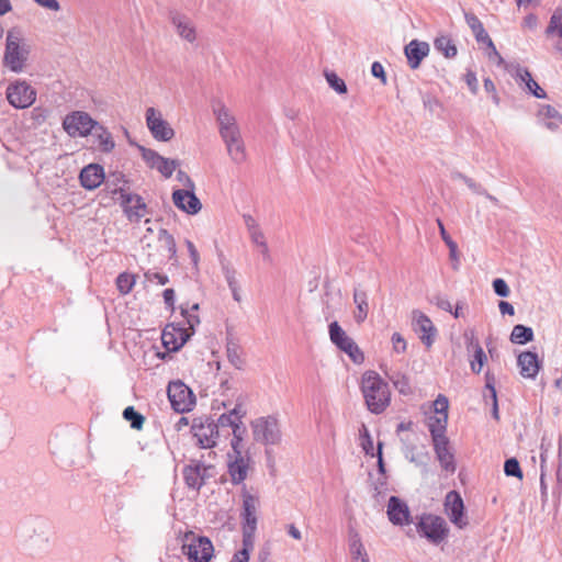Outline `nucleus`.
<instances>
[{"instance_id":"obj_40","label":"nucleus","mask_w":562,"mask_h":562,"mask_svg":"<svg viewBox=\"0 0 562 562\" xmlns=\"http://www.w3.org/2000/svg\"><path fill=\"white\" fill-rule=\"evenodd\" d=\"M389 379L393 383L394 387L403 395H408L412 393V387L409 384V379L401 373V372H394L393 374L389 375Z\"/></svg>"},{"instance_id":"obj_4","label":"nucleus","mask_w":562,"mask_h":562,"mask_svg":"<svg viewBox=\"0 0 562 562\" xmlns=\"http://www.w3.org/2000/svg\"><path fill=\"white\" fill-rule=\"evenodd\" d=\"M191 431L199 447L203 449L214 448L221 438V430L217 429L215 419L206 415L193 419Z\"/></svg>"},{"instance_id":"obj_24","label":"nucleus","mask_w":562,"mask_h":562,"mask_svg":"<svg viewBox=\"0 0 562 562\" xmlns=\"http://www.w3.org/2000/svg\"><path fill=\"white\" fill-rule=\"evenodd\" d=\"M81 186L87 190L97 189L104 180L103 167L98 164L86 166L79 175Z\"/></svg>"},{"instance_id":"obj_42","label":"nucleus","mask_w":562,"mask_h":562,"mask_svg":"<svg viewBox=\"0 0 562 562\" xmlns=\"http://www.w3.org/2000/svg\"><path fill=\"white\" fill-rule=\"evenodd\" d=\"M255 537L250 536L248 544L247 535H243V549L236 552L231 562H249V553L254 549Z\"/></svg>"},{"instance_id":"obj_43","label":"nucleus","mask_w":562,"mask_h":562,"mask_svg":"<svg viewBox=\"0 0 562 562\" xmlns=\"http://www.w3.org/2000/svg\"><path fill=\"white\" fill-rule=\"evenodd\" d=\"M135 285V277L131 273L123 272L116 278V286L121 294H128Z\"/></svg>"},{"instance_id":"obj_53","label":"nucleus","mask_w":562,"mask_h":562,"mask_svg":"<svg viewBox=\"0 0 562 562\" xmlns=\"http://www.w3.org/2000/svg\"><path fill=\"white\" fill-rule=\"evenodd\" d=\"M493 290L496 295L501 297H507L510 294V289L506 281L502 278H497L492 283Z\"/></svg>"},{"instance_id":"obj_41","label":"nucleus","mask_w":562,"mask_h":562,"mask_svg":"<svg viewBox=\"0 0 562 562\" xmlns=\"http://www.w3.org/2000/svg\"><path fill=\"white\" fill-rule=\"evenodd\" d=\"M190 335H191L190 333H187V329H181L180 330V341L177 342V341H173L172 334L167 331V329H165L161 338H162L164 345L167 348L172 349V350H178L180 347H182L186 344V341L189 339Z\"/></svg>"},{"instance_id":"obj_56","label":"nucleus","mask_w":562,"mask_h":562,"mask_svg":"<svg viewBox=\"0 0 562 562\" xmlns=\"http://www.w3.org/2000/svg\"><path fill=\"white\" fill-rule=\"evenodd\" d=\"M391 340H392L393 349L395 352H397V353L405 352L407 345H406L405 339L403 338V336L400 333H394L392 335Z\"/></svg>"},{"instance_id":"obj_11","label":"nucleus","mask_w":562,"mask_h":562,"mask_svg":"<svg viewBox=\"0 0 562 562\" xmlns=\"http://www.w3.org/2000/svg\"><path fill=\"white\" fill-rule=\"evenodd\" d=\"M171 407L177 413L190 412L195 405V396L191 389L181 381H172L167 389Z\"/></svg>"},{"instance_id":"obj_51","label":"nucleus","mask_w":562,"mask_h":562,"mask_svg":"<svg viewBox=\"0 0 562 562\" xmlns=\"http://www.w3.org/2000/svg\"><path fill=\"white\" fill-rule=\"evenodd\" d=\"M227 358L229 362L237 369H240L244 364V360L239 355L238 347L235 345L227 346Z\"/></svg>"},{"instance_id":"obj_7","label":"nucleus","mask_w":562,"mask_h":562,"mask_svg":"<svg viewBox=\"0 0 562 562\" xmlns=\"http://www.w3.org/2000/svg\"><path fill=\"white\" fill-rule=\"evenodd\" d=\"M5 98L13 108L26 109L35 102L36 91L25 80L16 79L7 87Z\"/></svg>"},{"instance_id":"obj_29","label":"nucleus","mask_w":562,"mask_h":562,"mask_svg":"<svg viewBox=\"0 0 562 562\" xmlns=\"http://www.w3.org/2000/svg\"><path fill=\"white\" fill-rule=\"evenodd\" d=\"M434 450L436 457L441 465V468L447 472L456 471L454 456L449 450V440L441 439L438 441H432Z\"/></svg>"},{"instance_id":"obj_49","label":"nucleus","mask_w":562,"mask_h":562,"mask_svg":"<svg viewBox=\"0 0 562 562\" xmlns=\"http://www.w3.org/2000/svg\"><path fill=\"white\" fill-rule=\"evenodd\" d=\"M231 432L234 436V438L231 442L232 448H233L235 454H239V451H240L239 447L243 441V435L245 432V428L241 427V422L236 423L235 426H233V428L231 429Z\"/></svg>"},{"instance_id":"obj_8","label":"nucleus","mask_w":562,"mask_h":562,"mask_svg":"<svg viewBox=\"0 0 562 562\" xmlns=\"http://www.w3.org/2000/svg\"><path fill=\"white\" fill-rule=\"evenodd\" d=\"M435 416H430L428 419V429L431 435L432 441L441 439H448L446 436L447 424H448V398L445 395L439 394L432 403Z\"/></svg>"},{"instance_id":"obj_45","label":"nucleus","mask_w":562,"mask_h":562,"mask_svg":"<svg viewBox=\"0 0 562 562\" xmlns=\"http://www.w3.org/2000/svg\"><path fill=\"white\" fill-rule=\"evenodd\" d=\"M562 33V12L555 11L549 21L546 30L548 37H553L555 34Z\"/></svg>"},{"instance_id":"obj_46","label":"nucleus","mask_w":562,"mask_h":562,"mask_svg":"<svg viewBox=\"0 0 562 562\" xmlns=\"http://www.w3.org/2000/svg\"><path fill=\"white\" fill-rule=\"evenodd\" d=\"M486 360L487 357L483 348L477 347V349L473 352V358L470 360L471 370L474 373H480Z\"/></svg>"},{"instance_id":"obj_39","label":"nucleus","mask_w":562,"mask_h":562,"mask_svg":"<svg viewBox=\"0 0 562 562\" xmlns=\"http://www.w3.org/2000/svg\"><path fill=\"white\" fill-rule=\"evenodd\" d=\"M539 115L550 120L546 123V126L549 130H557L559 124L562 122V116L555 110V108L551 105H543L539 111Z\"/></svg>"},{"instance_id":"obj_47","label":"nucleus","mask_w":562,"mask_h":562,"mask_svg":"<svg viewBox=\"0 0 562 562\" xmlns=\"http://www.w3.org/2000/svg\"><path fill=\"white\" fill-rule=\"evenodd\" d=\"M326 80L331 89H334L337 93L344 94L347 92V86L345 81L337 76L335 72H326Z\"/></svg>"},{"instance_id":"obj_9","label":"nucleus","mask_w":562,"mask_h":562,"mask_svg":"<svg viewBox=\"0 0 562 562\" xmlns=\"http://www.w3.org/2000/svg\"><path fill=\"white\" fill-rule=\"evenodd\" d=\"M98 122L83 111H74L63 120V128L70 137H86L90 135Z\"/></svg>"},{"instance_id":"obj_10","label":"nucleus","mask_w":562,"mask_h":562,"mask_svg":"<svg viewBox=\"0 0 562 562\" xmlns=\"http://www.w3.org/2000/svg\"><path fill=\"white\" fill-rule=\"evenodd\" d=\"M330 341L341 351L347 353L355 363H361L364 360L362 351L357 344L341 328L338 322H331L328 326Z\"/></svg>"},{"instance_id":"obj_50","label":"nucleus","mask_w":562,"mask_h":562,"mask_svg":"<svg viewBox=\"0 0 562 562\" xmlns=\"http://www.w3.org/2000/svg\"><path fill=\"white\" fill-rule=\"evenodd\" d=\"M504 472L507 476L521 479L522 472L519 462L515 458L507 459L504 464Z\"/></svg>"},{"instance_id":"obj_34","label":"nucleus","mask_w":562,"mask_h":562,"mask_svg":"<svg viewBox=\"0 0 562 562\" xmlns=\"http://www.w3.org/2000/svg\"><path fill=\"white\" fill-rule=\"evenodd\" d=\"M464 19L468 24V26L471 29V31L474 34L475 40L479 43H486L488 40H491L490 35L485 31L483 23L480 21V19L471 13V12H464Z\"/></svg>"},{"instance_id":"obj_35","label":"nucleus","mask_w":562,"mask_h":562,"mask_svg":"<svg viewBox=\"0 0 562 562\" xmlns=\"http://www.w3.org/2000/svg\"><path fill=\"white\" fill-rule=\"evenodd\" d=\"M485 378H486L485 389H486L487 393L484 394V397H485L486 402L488 400L492 401V415H493L494 419L498 420L499 412H498L497 394H496V390H495V385H494L495 379L488 372L486 373Z\"/></svg>"},{"instance_id":"obj_25","label":"nucleus","mask_w":562,"mask_h":562,"mask_svg":"<svg viewBox=\"0 0 562 562\" xmlns=\"http://www.w3.org/2000/svg\"><path fill=\"white\" fill-rule=\"evenodd\" d=\"M227 154L231 159L236 164H241L246 160V148L240 132L222 137Z\"/></svg>"},{"instance_id":"obj_44","label":"nucleus","mask_w":562,"mask_h":562,"mask_svg":"<svg viewBox=\"0 0 562 562\" xmlns=\"http://www.w3.org/2000/svg\"><path fill=\"white\" fill-rule=\"evenodd\" d=\"M123 417L131 423L134 429H140L144 424V416L136 412L133 406H128L123 411Z\"/></svg>"},{"instance_id":"obj_3","label":"nucleus","mask_w":562,"mask_h":562,"mask_svg":"<svg viewBox=\"0 0 562 562\" xmlns=\"http://www.w3.org/2000/svg\"><path fill=\"white\" fill-rule=\"evenodd\" d=\"M254 439L267 446H277L281 442L282 432L277 416L269 415L256 418L251 423Z\"/></svg>"},{"instance_id":"obj_12","label":"nucleus","mask_w":562,"mask_h":562,"mask_svg":"<svg viewBox=\"0 0 562 562\" xmlns=\"http://www.w3.org/2000/svg\"><path fill=\"white\" fill-rule=\"evenodd\" d=\"M243 497V535H247V541L250 542V536L255 537V532L257 529V507L259 504V499L257 496L250 494L246 485L243 486L241 491Z\"/></svg>"},{"instance_id":"obj_20","label":"nucleus","mask_w":562,"mask_h":562,"mask_svg":"<svg viewBox=\"0 0 562 562\" xmlns=\"http://www.w3.org/2000/svg\"><path fill=\"white\" fill-rule=\"evenodd\" d=\"M172 202L181 211L187 214L194 215L202 209V204L194 190H175L172 192Z\"/></svg>"},{"instance_id":"obj_55","label":"nucleus","mask_w":562,"mask_h":562,"mask_svg":"<svg viewBox=\"0 0 562 562\" xmlns=\"http://www.w3.org/2000/svg\"><path fill=\"white\" fill-rule=\"evenodd\" d=\"M181 314L186 318L188 325L187 330L190 329L193 333L194 327L200 324L199 317L195 314L191 313L188 308L183 307L181 308Z\"/></svg>"},{"instance_id":"obj_60","label":"nucleus","mask_w":562,"mask_h":562,"mask_svg":"<svg viewBox=\"0 0 562 562\" xmlns=\"http://www.w3.org/2000/svg\"><path fill=\"white\" fill-rule=\"evenodd\" d=\"M432 302L436 304V306L442 311L452 313V305L450 301L442 295H436L432 300Z\"/></svg>"},{"instance_id":"obj_21","label":"nucleus","mask_w":562,"mask_h":562,"mask_svg":"<svg viewBox=\"0 0 562 562\" xmlns=\"http://www.w3.org/2000/svg\"><path fill=\"white\" fill-rule=\"evenodd\" d=\"M413 322L415 330L420 334L419 338L423 344L430 347L434 344L435 336L437 333L431 319L423 312L416 310L413 311Z\"/></svg>"},{"instance_id":"obj_62","label":"nucleus","mask_w":562,"mask_h":562,"mask_svg":"<svg viewBox=\"0 0 562 562\" xmlns=\"http://www.w3.org/2000/svg\"><path fill=\"white\" fill-rule=\"evenodd\" d=\"M177 179L183 183L184 189L183 190H194V182L191 180V178L182 170H179L177 172Z\"/></svg>"},{"instance_id":"obj_37","label":"nucleus","mask_w":562,"mask_h":562,"mask_svg":"<svg viewBox=\"0 0 562 562\" xmlns=\"http://www.w3.org/2000/svg\"><path fill=\"white\" fill-rule=\"evenodd\" d=\"M533 339V330L531 327L525 325H515L512 334L510 341L518 345H524Z\"/></svg>"},{"instance_id":"obj_6","label":"nucleus","mask_w":562,"mask_h":562,"mask_svg":"<svg viewBox=\"0 0 562 562\" xmlns=\"http://www.w3.org/2000/svg\"><path fill=\"white\" fill-rule=\"evenodd\" d=\"M214 548L206 537H196L193 532L186 535L182 553L190 562H209L213 557Z\"/></svg>"},{"instance_id":"obj_18","label":"nucleus","mask_w":562,"mask_h":562,"mask_svg":"<svg viewBox=\"0 0 562 562\" xmlns=\"http://www.w3.org/2000/svg\"><path fill=\"white\" fill-rule=\"evenodd\" d=\"M117 192L121 196V205L128 220L138 222L145 215L146 211V204L144 203L142 196L127 193L123 189L114 191V193Z\"/></svg>"},{"instance_id":"obj_14","label":"nucleus","mask_w":562,"mask_h":562,"mask_svg":"<svg viewBox=\"0 0 562 562\" xmlns=\"http://www.w3.org/2000/svg\"><path fill=\"white\" fill-rule=\"evenodd\" d=\"M146 125L151 136L158 142H169L175 136L173 128L155 108L146 110Z\"/></svg>"},{"instance_id":"obj_31","label":"nucleus","mask_w":562,"mask_h":562,"mask_svg":"<svg viewBox=\"0 0 562 562\" xmlns=\"http://www.w3.org/2000/svg\"><path fill=\"white\" fill-rule=\"evenodd\" d=\"M241 415L238 412V408L235 407L231 412L222 414L216 420L215 425L217 429L221 430V437H228L231 435V429L235 426L236 423H240Z\"/></svg>"},{"instance_id":"obj_1","label":"nucleus","mask_w":562,"mask_h":562,"mask_svg":"<svg viewBox=\"0 0 562 562\" xmlns=\"http://www.w3.org/2000/svg\"><path fill=\"white\" fill-rule=\"evenodd\" d=\"M361 392L368 409L373 414L383 413L390 405L391 392L389 385L375 371L363 373Z\"/></svg>"},{"instance_id":"obj_33","label":"nucleus","mask_w":562,"mask_h":562,"mask_svg":"<svg viewBox=\"0 0 562 562\" xmlns=\"http://www.w3.org/2000/svg\"><path fill=\"white\" fill-rule=\"evenodd\" d=\"M353 302L357 306L353 318L356 323L361 324L366 321L369 312L368 294L366 291L355 289Z\"/></svg>"},{"instance_id":"obj_30","label":"nucleus","mask_w":562,"mask_h":562,"mask_svg":"<svg viewBox=\"0 0 562 562\" xmlns=\"http://www.w3.org/2000/svg\"><path fill=\"white\" fill-rule=\"evenodd\" d=\"M507 72L517 81V83L527 92H530L532 81H536L530 71L526 67H521L518 64L505 65Z\"/></svg>"},{"instance_id":"obj_61","label":"nucleus","mask_w":562,"mask_h":562,"mask_svg":"<svg viewBox=\"0 0 562 562\" xmlns=\"http://www.w3.org/2000/svg\"><path fill=\"white\" fill-rule=\"evenodd\" d=\"M371 74H372L373 77L380 78L383 83L386 82L384 67L382 66L381 63L374 61L371 65Z\"/></svg>"},{"instance_id":"obj_26","label":"nucleus","mask_w":562,"mask_h":562,"mask_svg":"<svg viewBox=\"0 0 562 562\" xmlns=\"http://www.w3.org/2000/svg\"><path fill=\"white\" fill-rule=\"evenodd\" d=\"M387 516L394 525L408 522L409 510L407 505L396 496H391L387 504Z\"/></svg>"},{"instance_id":"obj_23","label":"nucleus","mask_w":562,"mask_h":562,"mask_svg":"<svg viewBox=\"0 0 562 562\" xmlns=\"http://www.w3.org/2000/svg\"><path fill=\"white\" fill-rule=\"evenodd\" d=\"M517 366L522 378L533 380L541 368V361L537 353L522 351L517 358Z\"/></svg>"},{"instance_id":"obj_57","label":"nucleus","mask_w":562,"mask_h":562,"mask_svg":"<svg viewBox=\"0 0 562 562\" xmlns=\"http://www.w3.org/2000/svg\"><path fill=\"white\" fill-rule=\"evenodd\" d=\"M485 44L488 48V52H487L488 58L496 60L497 65H503L505 63V60L502 57V55L498 53V50L496 49L492 38L488 40Z\"/></svg>"},{"instance_id":"obj_19","label":"nucleus","mask_w":562,"mask_h":562,"mask_svg":"<svg viewBox=\"0 0 562 562\" xmlns=\"http://www.w3.org/2000/svg\"><path fill=\"white\" fill-rule=\"evenodd\" d=\"M170 22L180 38L190 44H193L196 41V27L189 16L179 12H171Z\"/></svg>"},{"instance_id":"obj_32","label":"nucleus","mask_w":562,"mask_h":562,"mask_svg":"<svg viewBox=\"0 0 562 562\" xmlns=\"http://www.w3.org/2000/svg\"><path fill=\"white\" fill-rule=\"evenodd\" d=\"M91 134L97 139L101 151L110 153L115 147L112 134L103 125L98 123Z\"/></svg>"},{"instance_id":"obj_63","label":"nucleus","mask_w":562,"mask_h":562,"mask_svg":"<svg viewBox=\"0 0 562 562\" xmlns=\"http://www.w3.org/2000/svg\"><path fill=\"white\" fill-rule=\"evenodd\" d=\"M186 246L188 248V251H189V255H190V258L192 260L193 266L198 267V263H199V260H200V256H199V252H198L194 244L191 240L187 239L186 240Z\"/></svg>"},{"instance_id":"obj_59","label":"nucleus","mask_w":562,"mask_h":562,"mask_svg":"<svg viewBox=\"0 0 562 562\" xmlns=\"http://www.w3.org/2000/svg\"><path fill=\"white\" fill-rule=\"evenodd\" d=\"M465 82L473 94L477 93L479 82L475 72L468 70L465 74Z\"/></svg>"},{"instance_id":"obj_5","label":"nucleus","mask_w":562,"mask_h":562,"mask_svg":"<svg viewBox=\"0 0 562 562\" xmlns=\"http://www.w3.org/2000/svg\"><path fill=\"white\" fill-rule=\"evenodd\" d=\"M417 532L432 544L441 543L449 533L446 520L437 515L425 514L416 525Z\"/></svg>"},{"instance_id":"obj_58","label":"nucleus","mask_w":562,"mask_h":562,"mask_svg":"<svg viewBox=\"0 0 562 562\" xmlns=\"http://www.w3.org/2000/svg\"><path fill=\"white\" fill-rule=\"evenodd\" d=\"M38 7L52 11L58 12L60 10V3L57 0H33Z\"/></svg>"},{"instance_id":"obj_27","label":"nucleus","mask_w":562,"mask_h":562,"mask_svg":"<svg viewBox=\"0 0 562 562\" xmlns=\"http://www.w3.org/2000/svg\"><path fill=\"white\" fill-rule=\"evenodd\" d=\"M229 459H232L231 454ZM227 470L231 476V482L235 485H238L243 483L247 477L248 460L241 457V452L239 451V454H236L233 460L228 461Z\"/></svg>"},{"instance_id":"obj_13","label":"nucleus","mask_w":562,"mask_h":562,"mask_svg":"<svg viewBox=\"0 0 562 562\" xmlns=\"http://www.w3.org/2000/svg\"><path fill=\"white\" fill-rule=\"evenodd\" d=\"M214 468L201 461H192L182 470L184 483L188 488L200 491L206 481L213 475Z\"/></svg>"},{"instance_id":"obj_16","label":"nucleus","mask_w":562,"mask_h":562,"mask_svg":"<svg viewBox=\"0 0 562 562\" xmlns=\"http://www.w3.org/2000/svg\"><path fill=\"white\" fill-rule=\"evenodd\" d=\"M445 513L449 520L459 529L468 526V519L464 516V503L457 491H450L445 497Z\"/></svg>"},{"instance_id":"obj_38","label":"nucleus","mask_w":562,"mask_h":562,"mask_svg":"<svg viewBox=\"0 0 562 562\" xmlns=\"http://www.w3.org/2000/svg\"><path fill=\"white\" fill-rule=\"evenodd\" d=\"M435 48L442 53L447 58H453L458 50L452 40L448 36H440L435 40Z\"/></svg>"},{"instance_id":"obj_2","label":"nucleus","mask_w":562,"mask_h":562,"mask_svg":"<svg viewBox=\"0 0 562 562\" xmlns=\"http://www.w3.org/2000/svg\"><path fill=\"white\" fill-rule=\"evenodd\" d=\"M30 53V46L25 43L21 30L10 29L5 36L3 66L14 74H21L27 65Z\"/></svg>"},{"instance_id":"obj_54","label":"nucleus","mask_w":562,"mask_h":562,"mask_svg":"<svg viewBox=\"0 0 562 562\" xmlns=\"http://www.w3.org/2000/svg\"><path fill=\"white\" fill-rule=\"evenodd\" d=\"M145 279L146 281L150 283H158L160 285H165L169 282V278L166 274L154 272V271H147L145 272Z\"/></svg>"},{"instance_id":"obj_17","label":"nucleus","mask_w":562,"mask_h":562,"mask_svg":"<svg viewBox=\"0 0 562 562\" xmlns=\"http://www.w3.org/2000/svg\"><path fill=\"white\" fill-rule=\"evenodd\" d=\"M213 113L218 124L221 137L240 132L234 114L222 101L213 103Z\"/></svg>"},{"instance_id":"obj_36","label":"nucleus","mask_w":562,"mask_h":562,"mask_svg":"<svg viewBox=\"0 0 562 562\" xmlns=\"http://www.w3.org/2000/svg\"><path fill=\"white\" fill-rule=\"evenodd\" d=\"M13 438V426L9 416L0 413V448L7 447Z\"/></svg>"},{"instance_id":"obj_52","label":"nucleus","mask_w":562,"mask_h":562,"mask_svg":"<svg viewBox=\"0 0 562 562\" xmlns=\"http://www.w3.org/2000/svg\"><path fill=\"white\" fill-rule=\"evenodd\" d=\"M463 338H464L467 351L469 353L474 352L477 349V347H481L479 339L475 336L474 330H472V329L465 330L463 334Z\"/></svg>"},{"instance_id":"obj_64","label":"nucleus","mask_w":562,"mask_h":562,"mask_svg":"<svg viewBox=\"0 0 562 562\" xmlns=\"http://www.w3.org/2000/svg\"><path fill=\"white\" fill-rule=\"evenodd\" d=\"M249 237H250L251 243L254 245H256L257 247L259 245L263 244L265 241H267L266 236H265L263 232L261 231V228L249 233Z\"/></svg>"},{"instance_id":"obj_22","label":"nucleus","mask_w":562,"mask_h":562,"mask_svg":"<svg viewBox=\"0 0 562 562\" xmlns=\"http://www.w3.org/2000/svg\"><path fill=\"white\" fill-rule=\"evenodd\" d=\"M429 52V44L418 40L411 41L404 48L407 64L412 69H417L423 59L428 56Z\"/></svg>"},{"instance_id":"obj_48","label":"nucleus","mask_w":562,"mask_h":562,"mask_svg":"<svg viewBox=\"0 0 562 562\" xmlns=\"http://www.w3.org/2000/svg\"><path fill=\"white\" fill-rule=\"evenodd\" d=\"M159 241L167 248L170 258L175 257L177 254L176 240L171 234H169L166 229H161L158 235Z\"/></svg>"},{"instance_id":"obj_15","label":"nucleus","mask_w":562,"mask_h":562,"mask_svg":"<svg viewBox=\"0 0 562 562\" xmlns=\"http://www.w3.org/2000/svg\"><path fill=\"white\" fill-rule=\"evenodd\" d=\"M137 148L140 151L142 158L145 160L147 166L151 169H156L165 178H170L176 168L179 166L178 160L165 158L154 149L146 148L142 145H138Z\"/></svg>"},{"instance_id":"obj_28","label":"nucleus","mask_w":562,"mask_h":562,"mask_svg":"<svg viewBox=\"0 0 562 562\" xmlns=\"http://www.w3.org/2000/svg\"><path fill=\"white\" fill-rule=\"evenodd\" d=\"M348 548L352 562H370L361 537L355 528L348 530Z\"/></svg>"}]
</instances>
